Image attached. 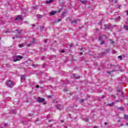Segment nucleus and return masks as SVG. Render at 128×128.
<instances>
[{
	"label": "nucleus",
	"instance_id": "nucleus-23",
	"mask_svg": "<svg viewBox=\"0 0 128 128\" xmlns=\"http://www.w3.org/2000/svg\"><path fill=\"white\" fill-rule=\"evenodd\" d=\"M110 40V43L111 44H114V41H112V40Z\"/></svg>",
	"mask_w": 128,
	"mask_h": 128
},
{
	"label": "nucleus",
	"instance_id": "nucleus-20",
	"mask_svg": "<svg viewBox=\"0 0 128 128\" xmlns=\"http://www.w3.org/2000/svg\"><path fill=\"white\" fill-rule=\"evenodd\" d=\"M118 58H120V60H122V56H118Z\"/></svg>",
	"mask_w": 128,
	"mask_h": 128
},
{
	"label": "nucleus",
	"instance_id": "nucleus-2",
	"mask_svg": "<svg viewBox=\"0 0 128 128\" xmlns=\"http://www.w3.org/2000/svg\"><path fill=\"white\" fill-rule=\"evenodd\" d=\"M14 85V83L12 82V80H9L7 82V86H9V88H12V86Z\"/></svg>",
	"mask_w": 128,
	"mask_h": 128
},
{
	"label": "nucleus",
	"instance_id": "nucleus-12",
	"mask_svg": "<svg viewBox=\"0 0 128 128\" xmlns=\"http://www.w3.org/2000/svg\"><path fill=\"white\" fill-rule=\"evenodd\" d=\"M124 118H125V120H128V115H124Z\"/></svg>",
	"mask_w": 128,
	"mask_h": 128
},
{
	"label": "nucleus",
	"instance_id": "nucleus-47",
	"mask_svg": "<svg viewBox=\"0 0 128 128\" xmlns=\"http://www.w3.org/2000/svg\"><path fill=\"white\" fill-rule=\"evenodd\" d=\"M33 26H34V25H33Z\"/></svg>",
	"mask_w": 128,
	"mask_h": 128
},
{
	"label": "nucleus",
	"instance_id": "nucleus-44",
	"mask_svg": "<svg viewBox=\"0 0 128 128\" xmlns=\"http://www.w3.org/2000/svg\"><path fill=\"white\" fill-rule=\"evenodd\" d=\"M126 124L127 126H128V123H126Z\"/></svg>",
	"mask_w": 128,
	"mask_h": 128
},
{
	"label": "nucleus",
	"instance_id": "nucleus-7",
	"mask_svg": "<svg viewBox=\"0 0 128 128\" xmlns=\"http://www.w3.org/2000/svg\"><path fill=\"white\" fill-rule=\"evenodd\" d=\"M78 20H80V19H77L76 20H74L72 21V24H78Z\"/></svg>",
	"mask_w": 128,
	"mask_h": 128
},
{
	"label": "nucleus",
	"instance_id": "nucleus-35",
	"mask_svg": "<svg viewBox=\"0 0 128 128\" xmlns=\"http://www.w3.org/2000/svg\"><path fill=\"white\" fill-rule=\"evenodd\" d=\"M120 16H118V19L120 20Z\"/></svg>",
	"mask_w": 128,
	"mask_h": 128
},
{
	"label": "nucleus",
	"instance_id": "nucleus-39",
	"mask_svg": "<svg viewBox=\"0 0 128 128\" xmlns=\"http://www.w3.org/2000/svg\"><path fill=\"white\" fill-rule=\"evenodd\" d=\"M48 122H52V120H49Z\"/></svg>",
	"mask_w": 128,
	"mask_h": 128
},
{
	"label": "nucleus",
	"instance_id": "nucleus-24",
	"mask_svg": "<svg viewBox=\"0 0 128 128\" xmlns=\"http://www.w3.org/2000/svg\"><path fill=\"white\" fill-rule=\"evenodd\" d=\"M38 66V64H33L32 66Z\"/></svg>",
	"mask_w": 128,
	"mask_h": 128
},
{
	"label": "nucleus",
	"instance_id": "nucleus-25",
	"mask_svg": "<svg viewBox=\"0 0 128 128\" xmlns=\"http://www.w3.org/2000/svg\"><path fill=\"white\" fill-rule=\"evenodd\" d=\"M44 28V26H42V28H41V30H43Z\"/></svg>",
	"mask_w": 128,
	"mask_h": 128
},
{
	"label": "nucleus",
	"instance_id": "nucleus-49",
	"mask_svg": "<svg viewBox=\"0 0 128 128\" xmlns=\"http://www.w3.org/2000/svg\"><path fill=\"white\" fill-rule=\"evenodd\" d=\"M121 126H122V124H121Z\"/></svg>",
	"mask_w": 128,
	"mask_h": 128
},
{
	"label": "nucleus",
	"instance_id": "nucleus-34",
	"mask_svg": "<svg viewBox=\"0 0 128 128\" xmlns=\"http://www.w3.org/2000/svg\"><path fill=\"white\" fill-rule=\"evenodd\" d=\"M114 4H116L118 2V0H116L114 2Z\"/></svg>",
	"mask_w": 128,
	"mask_h": 128
},
{
	"label": "nucleus",
	"instance_id": "nucleus-15",
	"mask_svg": "<svg viewBox=\"0 0 128 128\" xmlns=\"http://www.w3.org/2000/svg\"><path fill=\"white\" fill-rule=\"evenodd\" d=\"M60 106H60V105H57L56 108H57L58 110H60Z\"/></svg>",
	"mask_w": 128,
	"mask_h": 128
},
{
	"label": "nucleus",
	"instance_id": "nucleus-38",
	"mask_svg": "<svg viewBox=\"0 0 128 128\" xmlns=\"http://www.w3.org/2000/svg\"><path fill=\"white\" fill-rule=\"evenodd\" d=\"M102 36H104V37L105 38V36H106V35H104V34H103V35H102Z\"/></svg>",
	"mask_w": 128,
	"mask_h": 128
},
{
	"label": "nucleus",
	"instance_id": "nucleus-21",
	"mask_svg": "<svg viewBox=\"0 0 128 128\" xmlns=\"http://www.w3.org/2000/svg\"><path fill=\"white\" fill-rule=\"evenodd\" d=\"M101 44H104V41L102 40V42H101Z\"/></svg>",
	"mask_w": 128,
	"mask_h": 128
},
{
	"label": "nucleus",
	"instance_id": "nucleus-6",
	"mask_svg": "<svg viewBox=\"0 0 128 128\" xmlns=\"http://www.w3.org/2000/svg\"><path fill=\"white\" fill-rule=\"evenodd\" d=\"M56 14V11L52 10V12H50V16H54Z\"/></svg>",
	"mask_w": 128,
	"mask_h": 128
},
{
	"label": "nucleus",
	"instance_id": "nucleus-30",
	"mask_svg": "<svg viewBox=\"0 0 128 128\" xmlns=\"http://www.w3.org/2000/svg\"><path fill=\"white\" fill-rule=\"evenodd\" d=\"M32 46V44H27V46Z\"/></svg>",
	"mask_w": 128,
	"mask_h": 128
},
{
	"label": "nucleus",
	"instance_id": "nucleus-18",
	"mask_svg": "<svg viewBox=\"0 0 128 128\" xmlns=\"http://www.w3.org/2000/svg\"><path fill=\"white\" fill-rule=\"evenodd\" d=\"M14 38H18V36H16L12 37L13 40H14Z\"/></svg>",
	"mask_w": 128,
	"mask_h": 128
},
{
	"label": "nucleus",
	"instance_id": "nucleus-3",
	"mask_svg": "<svg viewBox=\"0 0 128 128\" xmlns=\"http://www.w3.org/2000/svg\"><path fill=\"white\" fill-rule=\"evenodd\" d=\"M117 92H118V95L119 96H122V92H121L120 90V88L117 89Z\"/></svg>",
	"mask_w": 128,
	"mask_h": 128
},
{
	"label": "nucleus",
	"instance_id": "nucleus-50",
	"mask_svg": "<svg viewBox=\"0 0 128 128\" xmlns=\"http://www.w3.org/2000/svg\"><path fill=\"white\" fill-rule=\"evenodd\" d=\"M18 34H20V32H18Z\"/></svg>",
	"mask_w": 128,
	"mask_h": 128
},
{
	"label": "nucleus",
	"instance_id": "nucleus-27",
	"mask_svg": "<svg viewBox=\"0 0 128 128\" xmlns=\"http://www.w3.org/2000/svg\"><path fill=\"white\" fill-rule=\"evenodd\" d=\"M84 102V99H82L80 100L81 102Z\"/></svg>",
	"mask_w": 128,
	"mask_h": 128
},
{
	"label": "nucleus",
	"instance_id": "nucleus-42",
	"mask_svg": "<svg viewBox=\"0 0 128 128\" xmlns=\"http://www.w3.org/2000/svg\"><path fill=\"white\" fill-rule=\"evenodd\" d=\"M16 32H18V30H16Z\"/></svg>",
	"mask_w": 128,
	"mask_h": 128
},
{
	"label": "nucleus",
	"instance_id": "nucleus-16",
	"mask_svg": "<svg viewBox=\"0 0 128 128\" xmlns=\"http://www.w3.org/2000/svg\"><path fill=\"white\" fill-rule=\"evenodd\" d=\"M73 76H74V77L75 78L76 80H78V78H80V76H76L75 74H73Z\"/></svg>",
	"mask_w": 128,
	"mask_h": 128
},
{
	"label": "nucleus",
	"instance_id": "nucleus-9",
	"mask_svg": "<svg viewBox=\"0 0 128 128\" xmlns=\"http://www.w3.org/2000/svg\"><path fill=\"white\" fill-rule=\"evenodd\" d=\"M52 2H54V0H49L48 1H46V4H52Z\"/></svg>",
	"mask_w": 128,
	"mask_h": 128
},
{
	"label": "nucleus",
	"instance_id": "nucleus-37",
	"mask_svg": "<svg viewBox=\"0 0 128 128\" xmlns=\"http://www.w3.org/2000/svg\"><path fill=\"white\" fill-rule=\"evenodd\" d=\"M104 124H105V125H106V124H108V122H104Z\"/></svg>",
	"mask_w": 128,
	"mask_h": 128
},
{
	"label": "nucleus",
	"instance_id": "nucleus-26",
	"mask_svg": "<svg viewBox=\"0 0 128 128\" xmlns=\"http://www.w3.org/2000/svg\"><path fill=\"white\" fill-rule=\"evenodd\" d=\"M102 40V37L100 36L99 38V40Z\"/></svg>",
	"mask_w": 128,
	"mask_h": 128
},
{
	"label": "nucleus",
	"instance_id": "nucleus-10",
	"mask_svg": "<svg viewBox=\"0 0 128 128\" xmlns=\"http://www.w3.org/2000/svg\"><path fill=\"white\" fill-rule=\"evenodd\" d=\"M80 2L82 4H86V2H88V0H80Z\"/></svg>",
	"mask_w": 128,
	"mask_h": 128
},
{
	"label": "nucleus",
	"instance_id": "nucleus-29",
	"mask_svg": "<svg viewBox=\"0 0 128 128\" xmlns=\"http://www.w3.org/2000/svg\"><path fill=\"white\" fill-rule=\"evenodd\" d=\"M62 22V19H58V22Z\"/></svg>",
	"mask_w": 128,
	"mask_h": 128
},
{
	"label": "nucleus",
	"instance_id": "nucleus-33",
	"mask_svg": "<svg viewBox=\"0 0 128 128\" xmlns=\"http://www.w3.org/2000/svg\"><path fill=\"white\" fill-rule=\"evenodd\" d=\"M36 88H40V86L37 85V86H36Z\"/></svg>",
	"mask_w": 128,
	"mask_h": 128
},
{
	"label": "nucleus",
	"instance_id": "nucleus-22",
	"mask_svg": "<svg viewBox=\"0 0 128 128\" xmlns=\"http://www.w3.org/2000/svg\"><path fill=\"white\" fill-rule=\"evenodd\" d=\"M23 46H22V44H20L19 45V48H23Z\"/></svg>",
	"mask_w": 128,
	"mask_h": 128
},
{
	"label": "nucleus",
	"instance_id": "nucleus-14",
	"mask_svg": "<svg viewBox=\"0 0 128 128\" xmlns=\"http://www.w3.org/2000/svg\"><path fill=\"white\" fill-rule=\"evenodd\" d=\"M36 42V39L33 38L32 40V44H34V42Z\"/></svg>",
	"mask_w": 128,
	"mask_h": 128
},
{
	"label": "nucleus",
	"instance_id": "nucleus-5",
	"mask_svg": "<svg viewBox=\"0 0 128 128\" xmlns=\"http://www.w3.org/2000/svg\"><path fill=\"white\" fill-rule=\"evenodd\" d=\"M15 20H22V16L21 15H18Z\"/></svg>",
	"mask_w": 128,
	"mask_h": 128
},
{
	"label": "nucleus",
	"instance_id": "nucleus-11",
	"mask_svg": "<svg viewBox=\"0 0 128 128\" xmlns=\"http://www.w3.org/2000/svg\"><path fill=\"white\" fill-rule=\"evenodd\" d=\"M66 12H64L61 16V18H64V14H66Z\"/></svg>",
	"mask_w": 128,
	"mask_h": 128
},
{
	"label": "nucleus",
	"instance_id": "nucleus-45",
	"mask_svg": "<svg viewBox=\"0 0 128 128\" xmlns=\"http://www.w3.org/2000/svg\"><path fill=\"white\" fill-rule=\"evenodd\" d=\"M83 48H81V50H82Z\"/></svg>",
	"mask_w": 128,
	"mask_h": 128
},
{
	"label": "nucleus",
	"instance_id": "nucleus-19",
	"mask_svg": "<svg viewBox=\"0 0 128 128\" xmlns=\"http://www.w3.org/2000/svg\"><path fill=\"white\" fill-rule=\"evenodd\" d=\"M24 75H22V76H21V80H24Z\"/></svg>",
	"mask_w": 128,
	"mask_h": 128
},
{
	"label": "nucleus",
	"instance_id": "nucleus-40",
	"mask_svg": "<svg viewBox=\"0 0 128 128\" xmlns=\"http://www.w3.org/2000/svg\"><path fill=\"white\" fill-rule=\"evenodd\" d=\"M102 98H104V96H103L102 97Z\"/></svg>",
	"mask_w": 128,
	"mask_h": 128
},
{
	"label": "nucleus",
	"instance_id": "nucleus-8",
	"mask_svg": "<svg viewBox=\"0 0 128 128\" xmlns=\"http://www.w3.org/2000/svg\"><path fill=\"white\" fill-rule=\"evenodd\" d=\"M104 26L105 27L104 30H106L107 28H110V26L107 24H104Z\"/></svg>",
	"mask_w": 128,
	"mask_h": 128
},
{
	"label": "nucleus",
	"instance_id": "nucleus-43",
	"mask_svg": "<svg viewBox=\"0 0 128 128\" xmlns=\"http://www.w3.org/2000/svg\"><path fill=\"white\" fill-rule=\"evenodd\" d=\"M80 54H82V52H80Z\"/></svg>",
	"mask_w": 128,
	"mask_h": 128
},
{
	"label": "nucleus",
	"instance_id": "nucleus-28",
	"mask_svg": "<svg viewBox=\"0 0 128 128\" xmlns=\"http://www.w3.org/2000/svg\"><path fill=\"white\" fill-rule=\"evenodd\" d=\"M44 42L46 44L48 42V39H45Z\"/></svg>",
	"mask_w": 128,
	"mask_h": 128
},
{
	"label": "nucleus",
	"instance_id": "nucleus-4",
	"mask_svg": "<svg viewBox=\"0 0 128 128\" xmlns=\"http://www.w3.org/2000/svg\"><path fill=\"white\" fill-rule=\"evenodd\" d=\"M38 102H44V99L43 98H42L40 97H39L38 98Z\"/></svg>",
	"mask_w": 128,
	"mask_h": 128
},
{
	"label": "nucleus",
	"instance_id": "nucleus-17",
	"mask_svg": "<svg viewBox=\"0 0 128 128\" xmlns=\"http://www.w3.org/2000/svg\"><path fill=\"white\" fill-rule=\"evenodd\" d=\"M119 110H121L122 112V110H124V108L122 107H120L118 108Z\"/></svg>",
	"mask_w": 128,
	"mask_h": 128
},
{
	"label": "nucleus",
	"instance_id": "nucleus-1",
	"mask_svg": "<svg viewBox=\"0 0 128 128\" xmlns=\"http://www.w3.org/2000/svg\"><path fill=\"white\" fill-rule=\"evenodd\" d=\"M14 58H16V60H14V62H18V60H20L24 58V56H14Z\"/></svg>",
	"mask_w": 128,
	"mask_h": 128
},
{
	"label": "nucleus",
	"instance_id": "nucleus-46",
	"mask_svg": "<svg viewBox=\"0 0 128 128\" xmlns=\"http://www.w3.org/2000/svg\"><path fill=\"white\" fill-rule=\"evenodd\" d=\"M94 128H96V126H95Z\"/></svg>",
	"mask_w": 128,
	"mask_h": 128
},
{
	"label": "nucleus",
	"instance_id": "nucleus-36",
	"mask_svg": "<svg viewBox=\"0 0 128 128\" xmlns=\"http://www.w3.org/2000/svg\"><path fill=\"white\" fill-rule=\"evenodd\" d=\"M46 66V64H43V68H44Z\"/></svg>",
	"mask_w": 128,
	"mask_h": 128
},
{
	"label": "nucleus",
	"instance_id": "nucleus-48",
	"mask_svg": "<svg viewBox=\"0 0 128 128\" xmlns=\"http://www.w3.org/2000/svg\"><path fill=\"white\" fill-rule=\"evenodd\" d=\"M108 74H110V72H108Z\"/></svg>",
	"mask_w": 128,
	"mask_h": 128
},
{
	"label": "nucleus",
	"instance_id": "nucleus-13",
	"mask_svg": "<svg viewBox=\"0 0 128 128\" xmlns=\"http://www.w3.org/2000/svg\"><path fill=\"white\" fill-rule=\"evenodd\" d=\"M124 30H128V26L124 25Z\"/></svg>",
	"mask_w": 128,
	"mask_h": 128
},
{
	"label": "nucleus",
	"instance_id": "nucleus-32",
	"mask_svg": "<svg viewBox=\"0 0 128 128\" xmlns=\"http://www.w3.org/2000/svg\"><path fill=\"white\" fill-rule=\"evenodd\" d=\"M61 52L64 53V52H66V51H64V50H61Z\"/></svg>",
	"mask_w": 128,
	"mask_h": 128
},
{
	"label": "nucleus",
	"instance_id": "nucleus-31",
	"mask_svg": "<svg viewBox=\"0 0 128 128\" xmlns=\"http://www.w3.org/2000/svg\"><path fill=\"white\" fill-rule=\"evenodd\" d=\"M85 120H86V122H88V118H86Z\"/></svg>",
	"mask_w": 128,
	"mask_h": 128
},
{
	"label": "nucleus",
	"instance_id": "nucleus-41",
	"mask_svg": "<svg viewBox=\"0 0 128 128\" xmlns=\"http://www.w3.org/2000/svg\"><path fill=\"white\" fill-rule=\"evenodd\" d=\"M126 14H128V10L126 11Z\"/></svg>",
	"mask_w": 128,
	"mask_h": 128
}]
</instances>
